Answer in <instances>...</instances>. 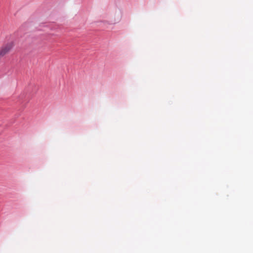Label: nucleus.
Returning <instances> with one entry per match:
<instances>
[{
	"label": "nucleus",
	"instance_id": "obj_1",
	"mask_svg": "<svg viewBox=\"0 0 253 253\" xmlns=\"http://www.w3.org/2000/svg\"><path fill=\"white\" fill-rule=\"evenodd\" d=\"M13 42H10L2 46L0 49V56H3L8 53L13 48Z\"/></svg>",
	"mask_w": 253,
	"mask_h": 253
}]
</instances>
